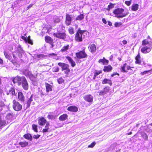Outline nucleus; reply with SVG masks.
<instances>
[{"mask_svg":"<svg viewBox=\"0 0 152 152\" xmlns=\"http://www.w3.org/2000/svg\"><path fill=\"white\" fill-rule=\"evenodd\" d=\"M12 81L14 83H17L18 85H20L22 84V86L25 90H27L28 89V83L26 78L24 76H17L13 79Z\"/></svg>","mask_w":152,"mask_h":152,"instance_id":"obj_1","label":"nucleus"},{"mask_svg":"<svg viewBox=\"0 0 152 152\" xmlns=\"http://www.w3.org/2000/svg\"><path fill=\"white\" fill-rule=\"evenodd\" d=\"M124 11V10L122 8H118L115 10L113 12V13L117 15L116 17L117 18H123L127 15V13L126 14H122Z\"/></svg>","mask_w":152,"mask_h":152,"instance_id":"obj_2","label":"nucleus"},{"mask_svg":"<svg viewBox=\"0 0 152 152\" xmlns=\"http://www.w3.org/2000/svg\"><path fill=\"white\" fill-rule=\"evenodd\" d=\"M13 107L14 109L16 111H18L21 110L22 108V105L17 102L15 100L13 101Z\"/></svg>","mask_w":152,"mask_h":152,"instance_id":"obj_3","label":"nucleus"},{"mask_svg":"<svg viewBox=\"0 0 152 152\" xmlns=\"http://www.w3.org/2000/svg\"><path fill=\"white\" fill-rule=\"evenodd\" d=\"M76 55L77 58L79 59L86 58L87 57V55L85 52L84 50L76 53Z\"/></svg>","mask_w":152,"mask_h":152,"instance_id":"obj_4","label":"nucleus"},{"mask_svg":"<svg viewBox=\"0 0 152 152\" xmlns=\"http://www.w3.org/2000/svg\"><path fill=\"white\" fill-rule=\"evenodd\" d=\"M53 36L58 38L64 39L66 38V34L64 33H56L53 34Z\"/></svg>","mask_w":152,"mask_h":152,"instance_id":"obj_5","label":"nucleus"},{"mask_svg":"<svg viewBox=\"0 0 152 152\" xmlns=\"http://www.w3.org/2000/svg\"><path fill=\"white\" fill-rule=\"evenodd\" d=\"M23 74L26 77H29L31 80H33L35 77L31 72L28 70H25L23 73Z\"/></svg>","mask_w":152,"mask_h":152,"instance_id":"obj_6","label":"nucleus"},{"mask_svg":"<svg viewBox=\"0 0 152 152\" xmlns=\"http://www.w3.org/2000/svg\"><path fill=\"white\" fill-rule=\"evenodd\" d=\"M151 49L150 47L145 46L143 47L141 49V51L144 53H149L151 50Z\"/></svg>","mask_w":152,"mask_h":152,"instance_id":"obj_7","label":"nucleus"},{"mask_svg":"<svg viewBox=\"0 0 152 152\" xmlns=\"http://www.w3.org/2000/svg\"><path fill=\"white\" fill-rule=\"evenodd\" d=\"M75 40L77 42H81L82 40V34L78 31L76 34L75 37Z\"/></svg>","mask_w":152,"mask_h":152,"instance_id":"obj_8","label":"nucleus"},{"mask_svg":"<svg viewBox=\"0 0 152 152\" xmlns=\"http://www.w3.org/2000/svg\"><path fill=\"white\" fill-rule=\"evenodd\" d=\"M46 120L44 118L41 117L39 118L38 124L40 125H44L46 123Z\"/></svg>","mask_w":152,"mask_h":152,"instance_id":"obj_9","label":"nucleus"},{"mask_svg":"<svg viewBox=\"0 0 152 152\" xmlns=\"http://www.w3.org/2000/svg\"><path fill=\"white\" fill-rule=\"evenodd\" d=\"M21 38L24 40L26 43H28L31 45H33V42L30 39V36H28L27 38L24 36H22Z\"/></svg>","mask_w":152,"mask_h":152,"instance_id":"obj_10","label":"nucleus"},{"mask_svg":"<svg viewBox=\"0 0 152 152\" xmlns=\"http://www.w3.org/2000/svg\"><path fill=\"white\" fill-rule=\"evenodd\" d=\"M84 99L89 102H91L93 101V97L91 95H87L84 97Z\"/></svg>","mask_w":152,"mask_h":152,"instance_id":"obj_11","label":"nucleus"},{"mask_svg":"<svg viewBox=\"0 0 152 152\" xmlns=\"http://www.w3.org/2000/svg\"><path fill=\"white\" fill-rule=\"evenodd\" d=\"M109 87H105L104 88L103 90L99 92V95L103 96L107 94L109 91Z\"/></svg>","mask_w":152,"mask_h":152,"instance_id":"obj_12","label":"nucleus"},{"mask_svg":"<svg viewBox=\"0 0 152 152\" xmlns=\"http://www.w3.org/2000/svg\"><path fill=\"white\" fill-rule=\"evenodd\" d=\"M58 65L61 66L62 68V71H63L69 68V66L68 65L64 63H58Z\"/></svg>","mask_w":152,"mask_h":152,"instance_id":"obj_13","label":"nucleus"},{"mask_svg":"<svg viewBox=\"0 0 152 152\" xmlns=\"http://www.w3.org/2000/svg\"><path fill=\"white\" fill-rule=\"evenodd\" d=\"M18 98L19 101L21 102H23L25 101V97L23 93L21 92H19L18 95Z\"/></svg>","mask_w":152,"mask_h":152,"instance_id":"obj_14","label":"nucleus"},{"mask_svg":"<svg viewBox=\"0 0 152 152\" xmlns=\"http://www.w3.org/2000/svg\"><path fill=\"white\" fill-rule=\"evenodd\" d=\"M72 21V18L70 16L69 14H67L66 17V23L67 25H69Z\"/></svg>","mask_w":152,"mask_h":152,"instance_id":"obj_15","label":"nucleus"},{"mask_svg":"<svg viewBox=\"0 0 152 152\" xmlns=\"http://www.w3.org/2000/svg\"><path fill=\"white\" fill-rule=\"evenodd\" d=\"M66 59L69 61L72 67H74L76 65L75 63L73 60L70 57L67 56L66 57Z\"/></svg>","mask_w":152,"mask_h":152,"instance_id":"obj_16","label":"nucleus"},{"mask_svg":"<svg viewBox=\"0 0 152 152\" xmlns=\"http://www.w3.org/2000/svg\"><path fill=\"white\" fill-rule=\"evenodd\" d=\"M98 62L100 63H102L103 65H107L109 62L108 61L106 60L104 57L103 59H100Z\"/></svg>","mask_w":152,"mask_h":152,"instance_id":"obj_17","label":"nucleus"},{"mask_svg":"<svg viewBox=\"0 0 152 152\" xmlns=\"http://www.w3.org/2000/svg\"><path fill=\"white\" fill-rule=\"evenodd\" d=\"M90 51L92 53H94L95 52L96 49V46L94 44H91L90 46Z\"/></svg>","mask_w":152,"mask_h":152,"instance_id":"obj_18","label":"nucleus"},{"mask_svg":"<svg viewBox=\"0 0 152 152\" xmlns=\"http://www.w3.org/2000/svg\"><path fill=\"white\" fill-rule=\"evenodd\" d=\"M67 110L69 111L75 112L78 110L77 108L75 106H71L68 107Z\"/></svg>","mask_w":152,"mask_h":152,"instance_id":"obj_19","label":"nucleus"},{"mask_svg":"<svg viewBox=\"0 0 152 152\" xmlns=\"http://www.w3.org/2000/svg\"><path fill=\"white\" fill-rule=\"evenodd\" d=\"M45 86L46 88V91L47 94L48 93V92L49 91H52V89L51 85L47 83H45Z\"/></svg>","mask_w":152,"mask_h":152,"instance_id":"obj_20","label":"nucleus"},{"mask_svg":"<svg viewBox=\"0 0 152 152\" xmlns=\"http://www.w3.org/2000/svg\"><path fill=\"white\" fill-rule=\"evenodd\" d=\"M68 117L66 114H64L61 115L59 118V119L61 121H64L66 120Z\"/></svg>","mask_w":152,"mask_h":152,"instance_id":"obj_21","label":"nucleus"},{"mask_svg":"<svg viewBox=\"0 0 152 152\" xmlns=\"http://www.w3.org/2000/svg\"><path fill=\"white\" fill-rule=\"evenodd\" d=\"M125 67L127 68L128 70L130 69L131 68V67L130 66H127V64L126 63L124 64L123 66L122 67L121 69L123 72H127V71H126L125 69Z\"/></svg>","mask_w":152,"mask_h":152,"instance_id":"obj_22","label":"nucleus"},{"mask_svg":"<svg viewBox=\"0 0 152 152\" xmlns=\"http://www.w3.org/2000/svg\"><path fill=\"white\" fill-rule=\"evenodd\" d=\"M136 63L137 64H140L141 63L140 56L139 53H138L135 58Z\"/></svg>","mask_w":152,"mask_h":152,"instance_id":"obj_23","label":"nucleus"},{"mask_svg":"<svg viewBox=\"0 0 152 152\" xmlns=\"http://www.w3.org/2000/svg\"><path fill=\"white\" fill-rule=\"evenodd\" d=\"M112 69V67L110 65H108L107 66H104L103 70L104 72H109Z\"/></svg>","mask_w":152,"mask_h":152,"instance_id":"obj_24","label":"nucleus"},{"mask_svg":"<svg viewBox=\"0 0 152 152\" xmlns=\"http://www.w3.org/2000/svg\"><path fill=\"white\" fill-rule=\"evenodd\" d=\"M138 8L139 5L138 4H134L132 6V10L134 11H136L138 10Z\"/></svg>","mask_w":152,"mask_h":152,"instance_id":"obj_25","label":"nucleus"},{"mask_svg":"<svg viewBox=\"0 0 152 152\" xmlns=\"http://www.w3.org/2000/svg\"><path fill=\"white\" fill-rule=\"evenodd\" d=\"M102 84H108L110 86H111L112 85V83L111 81L110 80L105 79L103 80L102 82Z\"/></svg>","mask_w":152,"mask_h":152,"instance_id":"obj_26","label":"nucleus"},{"mask_svg":"<svg viewBox=\"0 0 152 152\" xmlns=\"http://www.w3.org/2000/svg\"><path fill=\"white\" fill-rule=\"evenodd\" d=\"M45 40L47 42L52 43L53 42V39L49 37H46L45 38Z\"/></svg>","mask_w":152,"mask_h":152,"instance_id":"obj_27","label":"nucleus"},{"mask_svg":"<svg viewBox=\"0 0 152 152\" xmlns=\"http://www.w3.org/2000/svg\"><path fill=\"white\" fill-rule=\"evenodd\" d=\"M4 54L5 58H6L9 59L10 61H12V63H13V62L11 60V57L10 56V55L8 54V53L7 52L4 51Z\"/></svg>","mask_w":152,"mask_h":152,"instance_id":"obj_28","label":"nucleus"},{"mask_svg":"<svg viewBox=\"0 0 152 152\" xmlns=\"http://www.w3.org/2000/svg\"><path fill=\"white\" fill-rule=\"evenodd\" d=\"M32 97L33 95H31L30 98L28 100L27 103V108L29 107L30 106L31 103L33 101Z\"/></svg>","mask_w":152,"mask_h":152,"instance_id":"obj_29","label":"nucleus"},{"mask_svg":"<svg viewBox=\"0 0 152 152\" xmlns=\"http://www.w3.org/2000/svg\"><path fill=\"white\" fill-rule=\"evenodd\" d=\"M24 137L29 140H32V137L31 135L29 134H27L24 135Z\"/></svg>","mask_w":152,"mask_h":152,"instance_id":"obj_30","label":"nucleus"},{"mask_svg":"<svg viewBox=\"0 0 152 152\" xmlns=\"http://www.w3.org/2000/svg\"><path fill=\"white\" fill-rule=\"evenodd\" d=\"M13 117V114L12 113H8L7 114L6 118V119L10 120L12 119Z\"/></svg>","mask_w":152,"mask_h":152,"instance_id":"obj_31","label":"nucleus"},{"mask_svg":"<svg viewBox=\"0 0 152 152\" xmlns=\"http://www.w3.org/2000/svg\"><path fill=\"white\" fill-rule=\"evenodd\" d=\"M21 147H24L28 145V142H22L19 143Z\"/></svg>","mask_w":152,"mask_h":152,"instance_id":"obj_32","label":"nucleus"},{"mask_svg":"<svg viewBox=\"0 0 152 152\" xmlns=\"http://www.w3.org/2000/svg\"><path fill=\"white\" fill-rule=\"evenodd\" d=\"M10 94L12 95H15V89L13 88H11L9 91Z\"/></svg>","mask_w":152,"mask_h":152,"instance_id":"obj_33","label":"nucleus"},{"mask_svg":"<svg viewBox=\"0 0 152 152\" xmlns=\"http://www.w3.org/2000/svg\"><path fill=\"white\" fill-rule=\"evenodd\" d=\"M69 45H67L66 46H64L61 49V51L62 52H64L66 51L69 49Z\"/></svg>","mask_w":152,"mask_h":152,"instance_id":"obj_34","label":"nucleus"},{"mask_svg":"<svg viewBox=\"0 0 152 152\" xmlns=\"http://www.w3.org/2000/svg\"><path fill=\"white\" fill-rule=\"evenodd\" d=\"M84 18V15L83 14H80L77 16L76 20H81Z\"/></svg>","mask_w":152,"mask_h":152,"instance_id":"obj_35","label":"nucleus"},{"mask_svg":"<svg viewBox=\"0 0 152 152\" xmlns=\"http://www.w3.org/2000/svg\"><path fill=\"white\" fill-rule=\"evenodd\" d=\"M18 50L19 51V53H23V50L21 47V46L20 45H19L17 48Z\"/></svg>","mask_w":152,"mask_h":152,"instance_id":"obj_36","label":"nucleus"},{"mask_svg":"<svg viewBox=\"0 0 152 152\" xmlns=\"http://www.w3.org/2000/svg\"><path fill=\"white\" fill-rule=\"evenodd\" d=\"M33 129L34 131L37 132V125L34 124H33L32 126Z\"/></svg>","mask_w":152,"mask_h":152,"instance_id":"obj_37","label":"nucleus"},{"mask_svg":"<svg viewBox=\"0 0 152 152\" xmlns=\"http://www.w3.org/2000/svg\"><path fill=\"white\" fill-rule=\"evenodd\" d=\"M114 4H113L112 3H110V4L108 6L107 10H109L110 9L113 8L114 7Z\"/></svg>","mask_w":152,"mask_h":152,"instance_id":"obj_38","label":"nucleus"},{"mask_svg":"<svg viewBox=\"0 0 152 152\" xmlns=\"http://www.w3.org/2000/svg\"><path fill=\"white\" fill-rule=\"evenodd\" d=\"M6 124V122L4 120H2L0 118V127L5 125Z\"/></svg>","mask_w":152,"mask_h":152,"instance_id":"obj_39","label":"nucleus"},{"mask_svg":"<svg viewBox=\"0 0 152 152\" xmlns=\"http://www.w3.org/2000/svg\"><path fill=\"white\" fill-rule=\"evenodd\" d=\"M47 117L49 119H54L56 118V116L52 115H48Z\"/></svg>","mask_w":152,"mask_h":152,"instance_id":"obj_40","label":"nucleus"},{"mask_svg":"<svg viewBox=\"0 0 152 152\" xmlns=\"http://www.w3.org/2000/svg\"><path fill=\"white\" fill-rule=\"evenodd\" d=\"M57 81L59 84H61L64 82V80L62 77H61L58 79Z\"/></svg>","mask_w":152,"mask_h":152,"instance_id":"obj_41","label":"nucleus"},{"mask_svg":"<svg viewBox=\"0 0 152 152\" xmlns=\"http://www.w3.org/2000/svg\"><path fill=\"white\" fill-rule=\"evenodd\" d=\"M142 137L145 140H146L148 139V136L145 133H143L142 134Z\"/></svg>","mask_w":152,"mask_h":152,"instance_id":"obj_42","label":"nucleus"},{"mask_svg":"<svg viewBox=\"0 0 152 152\" xmlns=\"http://www.w3.org/2000/svg\"><path fill=\"white\" fill-rule=\"evenodd\" d=\"M69 32L70 34H72L74 33L73 28L72 27H70L69 29Z\"/></svg>","mask_w":152,"mask_h":152,"instance_id":"obj_43","label":"nucleus"},{"mask_svg":"<svg viewBox=\"0 0 152 152\" xmlns=\"http://www.w3.org/2000/svg\"><path fill=\"white\" fill-rule=\"evenodd\" d=\"M151 71H152V69H151V70H148V71H145L143 72H142L141 73V74L142 75H143L145 74L148 73L150 72H151Z\"/></svg>","mask_w":152,"mask_h":152,"instance_id":"obj_44","label":"nucleus"},{"mask_svg":"<svg viewBox=\"0 0 152 152\" xmlns=\"http://www.w3.org/2000/svg\"><path fill=\"white\" fill-rule=\"evenodd\" d=\"M149 42L148 40L146 39H145L142 42V45H147L148 44Z\"/></svg>","mask_w":152,"mask_h":152,"instance_id":"obj_45","label":"nucleus"},{"mask_svg":"<svg viewBox=\"0 0 152 152\" xmlns=\"http://www.w3.org/2000/svg\"><path fill=\"white\" fill-rule=\"evenodd\" d=\"M121 23L115 22V27H118L120 26L121 25Z\"/></svg>","mask_w":152,"mask_h":152,"instance_id":"obj_46","label":"nucleus"},{"mask_svg":"<svg viewBox=\"0 0 152 152\" xmlns=\"http://www.w3.org/2000/svg\"><path fill=\"white\" fill-rule=\"evenodd\" d=\"M64 71V73L67 75H68L70 72V70L69 68Z\"/></svg>","mask_w":152,"mask_h":152,"instance_id":"obj_47","label":"nucleus"},{"mask_svg":"<svg viewBox=\"0 0 152 152\" xmlns=\"http://www.w3.org/2000/svg\"><path fill=\"white\" fill-rule=\"evenodd\" d=\"M39 93L40 94V95H41V97L43 96H44L48 94H45L42 91H39Z\"/></svg>","mask_w":152,"mask_h":152,"instance_id":"obj_48","label":"nucleus"},{"mask_svg":"<svg viewBox=\"0 0 152 152\" xmlns=\"http://www.w3.org/2000/svg\"><path fill=\"white\" fill-rule=\"evenodd\" d=\"M96 143L95 142H93L91 144L88 145V148H93L95 145Z\"/></svg>","mask_w":152,"mask_h":152,"instance_id":"obj_49","label":"nucleus"},{"mask_svg":"<svg viewBox=\"0 0 152 152\" xmlns=\"http://www.w3.org/2000/svg\"><path fill=\"white\" fill-rule=\"evenodd\" d=\"M53 69V71L54 72H58L59 71V68L58 67H54Z\"/></svg>","mask_w":152,"mask_h":152,"instance_id":"obj_50","label":"nucleus"},{"mask_svg":"<svg viewBox=\"0 0 152 152\" xmlns=\"http://www.w3.org/2000/svg\"><path fill=\"white\" fill-rule=\"evenodd\" d=\"M49 125H50L49 124V123L48 122L47 123H46V125L45 126V129H46L48 130V129H49Z\"/></svg>","mask_w":152,"mask_h":152,"instance_id":"obj_51","label":"nucleus"},{"mask_svg":"<svg viewBox=\"0 0 152 152\" xmlns=\"http://www.w3.org/2000/svg\"><path fill=\"white\" fill-rule=\"evenodd\" d=\"M131 3V1H127L125 2V3L127 5L129 6L130 5Z\"/></svg>","mask_w":152,"mask_h":152,"instance_id":"obj_52","label":"nucleus"},{"mask_svg":"<svg viewBox=\"0 0 152 152\" xmlns=\"http://www.w3.org/2000/svg\"><path fill=\"white\" fill-rule=\"evenodd\" d=\"M40 136V135L38 134L34 135L33 136V137L34 139H37Z\"/></svg>","mask_w":152,"mask_h":152,"instance_id":"obj_53","label":"nucleus"},{"mask_svg":"<svg viewBox=\"0 0 152 152\" xmlns=\"http://www.w3.org/2000/svg\"><path fill=\"white\" fill-rule=\"evenodd\" d=\"M60 21V20L57 17L56 19L54 20V22L55 23H58Z\"/></svg>","mask_w":152,"mask_h":152,"instance_id":"obj_54","label":"nucleus"},{"mask_svg":"<svg viewBox=\"0 0 152 152\" xmlns=\"http://www.w3.org/2000/svg\"><path fill=\"white\" fill-rule=\"evenodd\" d=\"M48 130L44 128L42 130V132L44 133L45 132H48Z\"/></svg>","mask_w":152,"mask_h":152,"instance_id":"obj_55","label":"nucleus"},{"mask_svg":"<svg viewBox=\"0 0 152 152\" xmlns=\"http://www.w3.org/2000/svg\"><path fill=\"white\" fill-rule=\"evenodd\" d=\"M119 75V74L117 73L114 72L113 74L111 75V76L113 77L115 75Z\"/></svg>","mask_w":152,"mask_h":152,"instance_id":"obj_56","label":"nucleus"},{"mask_svg":"<svg viewBox=\"0 0 152 152\" xmlns=\"http://www.w3.org/2000/svg\"><path fill=\"white\" fill-rule=\"evenodd\" d=\"M119 75V74L117 73L114 72L113 74L111 75V76L113 77L115 75Z\"/></svg>","mask_w":152,"mask_h":152,"instance_id":"obj_57","label":"nucleus"},{"mask_svg":"<svg viewBox=\"0 0 152 152\" xmlns=\"http://www.w3.org/2000/svg\"><path fill=\"white\" fill-rule=\"evenodd\" d=\"M33 5V4H29V5L28 7H27V10H28Z\"/></svg>","mask_w":152,"mask_h":152,"instance_id":"obj_58","label":"nucleus"},{"mask_svg":"<svg viewBox=\"0 0 152 152\" xmlns=\"http://www.w3.org/2000/svg\"><path fill=\"white\" fill-rule=\"evenodd\" d=\"M102 21L105 24H106L107 23V21L106 19L104 18H103L102 19Z\"/></svg>","mask_w":152,"mask_h":152,"instance_id":"obj_59","label":"nucleus"},{"mask_svg":"<svg viewBox=\"0 0 152 152\" xmlns=\"http://www.w3.org/2000/svg\"><path fill=\"white\" fill-rule=\"evenodd\" d=\"M122 43H123V44L126 45V44L127 43V41L126 40H124L122 41Z\"/></svg>","mask_w":152,"mask_h":152,"instance_id":"obj_60","label":"nucleus"},{"mask_svg":"<svg viewBox=\"0 0 152 152\" xmlns=\"http://www.w3.org/2000/svg\"><path fill=\"white\" fill-rule=\"evenodd\" d=\"M50 56H56L57 55L56 54H55L54 53H52L49 54Z\"/></svg>","mask_w":152,"mask_h":152,"instance_id":"obj_61","label":"nucleus"},{"mask_svg":"<svg viewBox=\"0 0 152 152\" xmlns=\"http://www.w3.org/2000/svg\"><path fill=\"white\" fill-rule=\"evenodd\" d=\"M37 57L38 58H40L42 57V55L41 54L39 55H37Z\"/></svg>","mask_w":152,"mask_h":152,"instance_id":"obj_62","label":"nucleus"},{"mask_svg":"<svg viewBox=\"0 0 152 152\" xmlns=\"http://www.w3.org/2000/svg\"><path fill=\"white\" fill-rule=\"evenodd\" d=\"M108 24L110 26H111L112 25V23L110 21H108Z\"/></svg>","mask_w":152,"mask_h":152,"instance_id":"obj_63","label":"nucleus"},{"mask_svg":"<svg viewBox=\"0 0 152 152\" xmlns=\"http://www.w3.org/2000/svg\"><path fill=\"white\" fill-rule=\"evenodd\" d=\"M100 73V72H96L95 74V75H94V76H96V75H99V74Z\"/></svg>","mask_w":152,"mask_h":152,"instance_id":"obj_64","label":"nucleus"}]
</instances>
